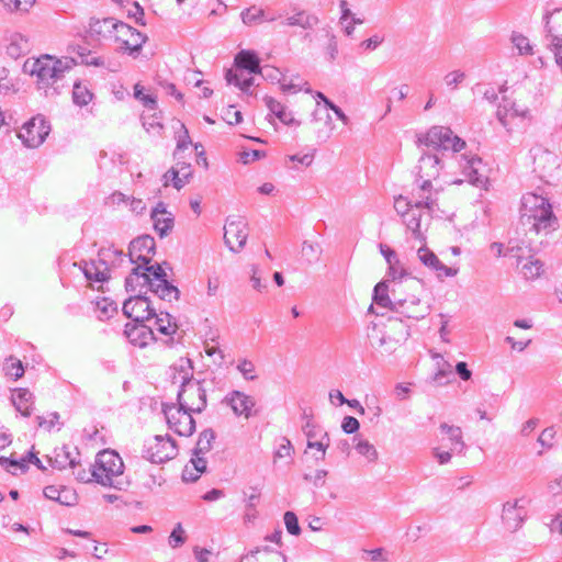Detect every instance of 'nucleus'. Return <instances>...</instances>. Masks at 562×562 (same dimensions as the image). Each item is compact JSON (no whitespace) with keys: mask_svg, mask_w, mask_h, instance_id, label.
<instances>
[{"mask_svg":"<svg viewBox=\"0 0 562 562\" xmlns=\"http://www.w3.org/2000/svg\"><path fill=\"white\" fill-rule=\"evenodd\" d=\"M441 189L435 188L430 181H420L418 188L413 193L415 206L417 209H427L435 211L438 207V195Z\"/></svg>","mask_w":562,"mask_h":562,"instance_id":"obj_19","label":"nucleus"},{"mask_svg":"<svg viewBox=\"0 0 562 562\" xmlns=\"http://www.w3.org/2000/svg\"><path fill=\"white\" fill-rule=\"evenodd\" d=\"M72 99L77 105H87L92 99V93L86 86L75 83L72 89Z\"/></svg>","mask_w":562,"mask_h":562,"instance_id":"obj_50","label":"nucleus"},{"mask_svg":"<svg viewBox=\"0 0 562 562\" xmlns=\"http://www.w3.org/2000/svg\"><path fill=\"white\" fill-rule=\"evenodd\" d=\"M151 220L156 233L162 238L169 235L173 228L175 217L167 211L166 204L159 202L151 211Z\"/></svg>","mask_w":562,"mask_h":562,"instance_id":"obj_23","label":"nucleus"},{"mask_svg":"<svg viewBox=\"0 0 562 562\" xmlns=\"http://www.w3.org/2000/svg\"><path fill=\"white\" fill-rule=\"evenodd\" d=\"M235 65L238 69L247 70L248 75L260 74L262 71L257 55L248 50H241L236 55Z\"/></svg>","mask_w":562,"mask_h":562,"instance_id":"obj_35","label":"nucleus"},{"mask_svg":"<svg viewBox=\"0 0 562 562\" xmlns=\"http://www.w3.org/2000/svg\"><path fill=\"white\" fill-rule=\"evenodd\" d=\"M549 41H562V9L544 14Z\"/></svg>","mask_w":562,"mask_h":562,"instance_id":"obj_32","label":"nucleus"},{"mask_svg":"<svg viewBox=\"0 0 562 562\" xmlns=\"http://www.w3.org/2000/svg\"><path fill=\"white\" fill-rule=\"evenodd\" d=\"M326 31V36L328 37V44L326 46V54L328 55V59L330 61L335 60L338 55V44L336 36L329 31Z\"/></svg>","mask_w":562,"mask_h":562,"instance_id":"obj_62","label":"nucleus"},{"mask_svg":"<svg viewBox=\"0 0 562 562\" xmlns=\"http://www.w3.org/2000/svg\"><path fill=\"white\" fill-rule=\"evenodd\" d=\"M187 541L186 531L182 528V525L179 522L175 526L173 530L171 531L168 543L172 549L179 548Z\"/></svg>","mask_w":562,"mask_h":562,"instance_id":"obj_51","label":"nucleus"},{"mask_svg":"<svg viewBox=\"0 0 562 562\" xmlns=\"http://www.w3.org/2000/svg\"><path fill=\"white\" fill-rule=\"evenodd\" d=\"M130 31V25L116 21L113 18L95 19L91 18L89 22V33L91 36L98 38L111 37L114 32L120 34V31Z\"/></svg>","mask_w":562,"mask_h":562,"instance_id":"obj_17","label":"nucleus"},{"mask_svg":"<svg viewBox=\"0 0 562 562\" xmlns=\"http://www.w3.org/2000/svg\"><path fill=\"white\" fill-rule=\"evenodd\" d=\"M153 318H155L156 329L162 335L170 336L176 333L177 325L171 322L170 314L162 312L159 314L156 313V315H153Z\"/></svg>","mask_w":562,"mask_h":562,"instance_id":"obj_44","label":"nucleus"},{"mask_svg":"<svg viewBox=\"0 0 562 562\" xmlns=\"http://www.w3.org/2000/svg\"><path fill=\"white\" fill-rule=\"evenodd\" d=\"M161 300L171 302L178 300L180 291L177 286L172 285L168 280H159V283L151 289Z\"/></svg>","mask_w":562,"mask_h":562,"instance_id":"obj_42","label":"nucleus"},{"mask_svg":"<svg viewBox=\"0 0 562 562\" xmlns=\"http://www.w3.org/2000/svg\"><path fill=\"white\" fill-rule=\"evenodd\" d=\"M418 259L428 268L436 271L438 277L446 276V277H453L457 273L456 269H452L450 267H447L443 265L438 257L428 248L420 247L417 250Z\"/></svg>","mask_w":562,"mask_h":562,"instance_id":"obj_25","label":"nucleus"},{"mask_svg":"<svg viewBox=\"0 0 562 562\" xmlns=\"http://www.w3.org/2000/svg\"><path fill=\"white\" fill-rule=\"evenodd\" d=\"M392 301L391 284L387 281L379 282L373 290V302L381 307L392 310Z\"/></svg>","mask_w":562,"mask_h":562,"instance_id":"obj_38","label":"nucleus"},{"mask_svg":"<svg viewBox=\"0 0 562 562\" xmlns=\"http://www.w3.org/2000/svg\"><path fill=\"white\" fill-rule=\"evenodd\" d=\"M224 403L228 405L236 416H243L248 419L252 415V408L256 405L255 400L240 391H232L224 397Z\"/></svg>","mask_w":562,"mask_h":562,"instance_id":"obj_20","label":"nucleus"},{"mask_svg":"<svg viewBox=\"0 0 562 562\" xmlns=\"http://www.w3.org/2000/svg\"><path fill=\"white\" fill-rule=\"evenodd\" d=\"M387 265H389V272H387L389 279L386 281L391 284V286L395 282H404V280L406 278H411L407 274V272L404 270V268L401 266V262L398 259L393 261L392 263H387Z\"/></svg>","mask_w":562,"mask_h":562,"instance_id":"obj_48","label":"nucleus"},{"mask_svg":"<svg viewBox=\"0 0 562 562\" xmlns=\"http://www.w3.org/2000/svg\"><path fill=\"white\" fill-rule=\"evenodd\" d=\"M423 291L424 285L416 278H406L404 282H395L391 286L392 311L413 319L426 317L430 312V306L422 302L419 296Z\"/></svg>","mask_w":562,"mask_h":562,"instance_id":"obj_2","label":"nucleus"},{"mask_svg":"<svg viewBox=\"0 0 562 562\" xmlns=\"http://www.w3.org/2000/svg\"><path fill=\"white\" fill-rule=\"evenodd\" d=\"M148 273L144 271L143 265L136 263L130 276L125 279V289L127 292H135L137 288L146 286L149 282Z\"/></svg>","mask_w":562,"mask_h":562,"instance_id":"obj_36","label":"nucleus"},{"mask_svg":"<svg viewBox=\"0 0 562 562\" xmlns=\"http://www.w3.org/2000/svg\"><path fill=\"white\" fill-rule=\"evenodd\" d=\"M530 111L528 108H520L514 101H510L507 98H503V102L498 105L496 111V117L499 123L510 132L512 128L509 126L510 119L521 117L529 119Z\"/></svg>","mask_w":562,"mask_h":562,"instance_id":"obj_21","label":"nucleus"},{"mask_svg":"<svg viewBox=\"0 0 562 562\" xmlns=\"http://www.w3.org/2000/svg\"><path fill=\"white\" fill-rule=\"evenodd\" d=\"M215 432L212 429H204L200 435L193 454H205L212 449Z\"/></svg>","mask_w":562,"mask_h":562,"instance_id":"obj_45","label":"nucleus"},{"mask_svg":"<svg viewBox=\"0 0 562 562\" xmlns=\"http://www.w3.org/2000/svg\"><path fill=\"white\" fill-rule=\"evenodd\" d=\"M419 146L432 148L435 151L459 153L464 148L465 142L454 135L449 127L432 126L425 135L417 140Z\"/></svg>","mask_w":562,"mask_h":562,"instance_id":"obj_7","label":"nucleus"},{"mask_svg":"<svg viewBox=\"0 0 562 562\" xmlns=\"http://www.w3.org/2000/svg\"><path fill=\"white\" fill-rule=\"evenodd\" d=\"M528 503L526 498H517L503 505L502 519L508 530L516 531L521 527L527 517Z\"/></svg>","mask_w":562,"mask_h":562,"instance_id":"obj_14","label":"nucleus"},{"mask_svg":"<svg viewBox=\"0 0 562 562\" xmlns=\"http://www.w3.org/2000/svg\"><path fill=\"white\" fill-rule=\"evenodd\" d=\"M124 463L122 458L113 450H103L97 454L95 462L91 467V476L103 485L122 490V475Z\"/></svg>","mask_w":562,"mask_h":562,"instance_id":"obj_5","label":"nucleus"},{"mask_svg":"<svg viewBox=\"0 0 562 562\" xmlns=\"http://www.w3.org/2000/svg\"><path fill=\"white\" fill-rule=\"evenodd\" d=\"M440 430L448 436V447L451 452L461 453L465 449V443L462 439V430L458 426H451L446 423L440 425Z\"/></svg>","mask_w":562,"mask_h":562,"instance_id":"obj_34","label":"nucleus"},{"mask_svg":"<svg viewBox=\"0 0 562 562\" xmlns=\"http://www.w3.org/2000/svg\"><path fill=\"white\" fill-rule=\"evenodd\" d=\"M169 378L172 384H179L180 387H183L187 382L194 379L191 360L188 358H180L172 367H170Z\"/></svg>","mask_w":562,"mask_h":562,"instance_id":"obj_26","label":"nucleus"},{"mask_svg":"<svg viewBox=\"0 0 562 562\" xmlns=\"http://www.w3.org/2000/svg\"><path fill=\"white\" fill-rule=\"evenodd\" d=\"M225 79L227 83L235 85L245 92L254 85V78L250 76L246 77L245 71L238 68L235 71L232 69L227 70Z\"/></svg>","mask_w":562,"mask_h":562,"instance_id":"obj_40","label":"nucleus"},{"mask_svg":"<svg viewBox=\"0 0 562 562\" xmlns=\"http://www.w3.org/2000/svg\"><path fill=\"white\" fill-rule=\"evenodd\" d=\"M520 221L529 225V233L544 236L559 228V220L552 211L549 199L528 192L521 198Z\"/></svg>","mask_w":562,"mask_h":562,"instance_id":"obj_1","label":"nucleus"},{"mask_svg":"<svg viewBox=\"0 0 562 562\" xmlns=\"http://www.w3.org/2000/svg\"><path fill=\"white\" fill-rule=\"evenodd\" d=\"M162 412L168 427L179 436H191L195 430V422L192 417L194 412L177 406L176 404H164Z\"/></svg>","mask_w":562,"mask_h":562,"instance_id":"obj_9","label":"nucleus"},{"mask_svg":"<svg viewBox=\"0 0 562 562\" xmlns=\"http://www.w3.org/2000/svg\"><path fill=\"white\" fill-rule=\"evenodd\" d=\"M134 97L139 100L144 106L150 110H154L157 106L156 99L150 94H145L143 87L139 83H136L134 87Z\"/></svg>","mask_w":562,"mask_h":562,"instance_id":"obj_54","label":"nucleus"},{"mask_svg":"<svg viewBox=\"0 0 562 562\" xmlns=\"http://www.w3.org/2000/svg\"><path fill=\"white\" fill-rule=\"evenodd\" d=\"M123 261L124 254L113 247L101 248L98 252V258L90 261H81L79 268L89 281L104 282L110 278L109 261L115 265V260Z\"/></svg>","mask_w":562,"mask_h":562,"instance_id":"obj_6","label":"nucleus"},{"mask_svg":"<svg viewBox=\"0 0 562 562\" xmlns=\"http://www.w3.org/2000/svg\"><path fill=\"white\" fill-rule=\"evenodd\" d=\"M27 463L35 464L38 469L45 470L41 459L33 452H30L27 457L22 458L20 461L12 460L5 457L0 458V465L12 474H16V470L24 472L27 469Z\"/></svg>","mask_w":562,"mask_h":562,"instance_id":"obj_30","label":"nucleus"},{"mask_svg":"<svg viewBox=\"0 0 562 562\" xmlns=\"http://www.w3.org/2000/svg\"><path fill=\"white\" fill-rule=\"evenodd\" d=\"M263 102L269 109L270 114L274 115L284 125L299 126L301 124L300 121L294 119L292 112L286 111V108L274 98L266 95Z\"/></svg>","mask_w":562,"mask_h":562,"instance_id":"obj_29","label":"nucleus"},{"mask_svg":"<svg viewBox=\"0 0 562 562\" xmlns=\"http://www.w3.org/2000/svg\"><path fill=\"white\" fill-rule=\"evenodd\" d=\"M465 79V74L461 70H453L448 72L443 80L447 87L457 88Z\"/></svg>","mask_w":562,"mask_h":562,"instance_id":"obj_60","label":"nucleus"},{"mask_svg":"<svg viewBox=\"0 0 562 562\" xmlns=\"http://www.w3.org/2000/svg\"><path fill=\"white\" fill-rule=\"evenodd\" d=\"M302 254L310 261H317L322 254V248L318 244L310 243L305 240L302 245Z\"/></svg>","mask_w":562,"mask_h":562,"instance_id":"obj_55","label":"nucleus"},{"mask_svg":"<svg viewBox=\"0 0 562 562\" xmlns=\"http://www.w3.org/2000/svg\"><path fill=\"white\" fill-rule=\"evenodd\" d=\"M462 159L464 160V165H462L463 175L465 176V180L479 188H482L485 186L487 178L480 172V166L482 165V159L472 156L470 158L462 156Z\"/></svg>","mask_w":562,"mask_h":562,"instance_id":"obj_24","label":"nucleus"},{"mask_svg":"<svg viewBox=\"0 0 562 562\" xmlns=\"http://www.w3.org/2000/svg\"><path fill=\"white\" fill-rule=\"evenodd\" d=\"M240 15L245 24H258L263 22L265 10L259 7L252 5L250 8L245 9Z\"/></svg>","mask_w":562,"mask_h":562,"instance_id":"obj_47","label":"nucleus"},{"mask_svg":"<svg viewBox=\"0 0 562 562\" xmlns=\"http://www.w3.org/2000/svg\"><path fill=\"white\" fill-rule=\"evenodd\" d=\"M513 44L518 49L521 55H530L532 54V48L529 43V40L522 34H514L512 37Z\"/></svg>","mask_w":562,"mask_h":562,"instance_id":"obj_56","label":"nucleus"},{"mask_svg":"<svg viewBox=\"0 0 562 562\" xmlns=\"http://www.w3.org/2000/svg\"><path fill=\"white\" fill-rule=\"evenodd\" d=\"M363 553L369 555L371 562H386L389 560V554L383 548L363 550Z\"/></svg>","mask_w":562,"mask_h":562,"instance_id":"obj_64","label":"nucleus"},{"mask_svg":"<svg viewBox=\"0 0 562 562\" xmlns=\"http://www.w3.org/2000/svg\"><path fill=\"white\" fill-rule=\"evenodd\" d=\"M13 405L23 416L27 417L32 413L33 394L26 389H19L12 398Z\"/></svg>","mask_w":562,"mask_h":562,"instance_id":"obj_37","label":"nucleus"},{"mask_svg":"<svg viewBox=\"0 0 562 562\" xmlns=\"http://www.w3.org/2000/svg\"><path fill=\"white\" fill-rule=\"evenodd\" d=\"M30 48L29 40L19 33H14L10 37V43L7 47V53L13 57L18 58L21 55L25 54Z\"/></svg>","mask_w":562,"mask_h":562,"instance_id":"obj_41","label":"nucleus"},{"mask_svg":"<svg viewBox=\"0 0 562 562\" xmlns=\"http://www.w3.org/2000/svg\"><path fill=\"white\" fill-rule=\"evenodd\" d=\"M125 334L131 340V342L144 347L147 345L148 339L153 338V329L151 327L145 325L144 323H135L130 326L128 324L125 326Z\"/></svg>","mask_w":562,"mask_h":562,"instance_id":"obj_31","label":"nucleus"},{"mask_svg":"<svg viewBox=\"0 0 562 562\" xmlns=\"http://www.w3.org/2000/svg\"><path fill=\"white\" fill-rule=\"evenodd\" d=\"M49 133V126L41 117H34L25 123L19 132V138L22 143L30 147H38Z\"/></svg>","mask_w":562,"mask_h":562,"instance_id":"obj_13","label":"nucleus"},{"mask_svg":"<svg viewBox=\"0 0 562 562\" xmlns=\"http://www.w3.org/2000/svg\"><path fill=\"white\" fill-rule=\"evenodd\" d=\"M178 176H180V180L182 181V188L189 182L190 178L192 177V168L190 164L180 162L177 164L176 167H173Z\"/></svg>","mask_w":562,"mask_h":562,"instance_id":"obj_63","label":"nucleus"},{"mask_svg":"<svg viewBox=\"0 0 562 562\" xmlns=\"http://www.w3.org/2000/svg\"><path fill=\"white\" fill-rule=\"evenodd\" d=\"M122 36H130L131 38L123 40L124 46L126 49H130L133 52H138L143 44L145 43L146 37L138 32L137 30L130 26V31H120V34Z\"/></svg>","mask_w":562,"mask_h":562,"instance_id":"obj_43","label":"nucleus"},{"mask_svg":"<svg viewBox=\"0 0 562 562\" xmlns=\"http://www.w3.org/2000/svg\"><path fill=\"white\" fill-rule=\"evenodd\" d=\"M123 313L135 323H144L156 315V311L150 306L148 299L140 294L131 296L124 302Z\"/></svg>","mask_w":562,"mask_h":562,"instance_id":"obj_15","label":"nucleus"},{"mask_svg":"<svg viewBox=\"0 0 562 562\" xmlns=\"http://www.w3.org/2000/svg\"><path fill=\"white\" fill-rule=\"evenodd\" d=\"M176 441L170 436L157 435L145 443L144 457L153 463H162L177 456Z\"/></svg>","mask_w":562,"mask_h":562,"instance_id":"obj_10","label":"nucleus"},{"mask_svg":"<svg viewBox=\"0 0 562 562\" xmlns=\"http://www.w3.org/2000/svg\"><path fill=\"white\" fill-rule=\"evenodd\" d=\"M76 60L71 57L56 58L43 55L36 59H27L23 69L37 78L40 88H47L61 79L66 71L72 69Z\"/></svg>","mask_w":562,"mask_h":562,"instance_id":"obj_4","label":"nucleus"},{"mask_svg":"<svg viewBox=\"0 0 562 562\" xmlns=\"http://www.w3.org/2000/svg\"><path fill=\"white\" fill-rule=\"evenodd\" d=\"M418 181H432L437 179L442 169L441 158L437 153L423 151L417 166Z\"/></svg>","mask_w":562,"mask_h":562,"instance_id":"obj_18","label":"nucleus"},{"mask_svg":"<svg viewBox=\"0 0 562 562\" xmlns=\"http://www.w3.org/2000/svg\"><path fill=\"white\" fill-rule=\"evenodd\" d=\"M44 495L46 498L55 501L65 506H74L77 504V493L66 486H54L49 485L44 488Z\"/></svg>","mask_w":562,"mask_h":562,"instance_id":"obj_28","label":"nucleus"},{"mask_svg":"<svg viewBox=\"0 0 562 562\" xmlns=\"http://www.w3.org/2000/svg\"><path fill=\"white\" fill-rule=\"evenodd\" d=\"M237 369L241 373L244 379L248 381H254L257 379V375L255 374L256 367L251 361L246 359L239 361Z\"/></svg>","mask_w":562,"mask_h":562,"instance_id":"obj_58","label":"nucleus"},{"mask_svg":"<svg viewBox=\"0 0 562 562\" xmlns=\"http://www.w3.org/2000/svg\"><path fill=\"white\" fill-rule=\"evenodd\" d=\"M303 417L306 418V423L303 426V431L307 438L306 448L317 451V453L314 454L316 461L324 460L330 445L329 435L321 426L316 425L305 411Z\"/></svg>","mask_w":562,"mask_h":562,"instance_id":"obj_11","label":"nucleus"},{"mask_svg":"<svg viewBox=\"0 0 562 562\" xmlns=\"http://www.w3.org/2000/svg\"><path fill=\"white\" fill-rule=\"evenodd\" d=\"M250 282L258 292H263L267 289V282L262 280V272L256 265L250 268Z\"/></svg>","mask_w":562,"mask_h":562,"instance_id":"obj_53","label":"nucleus"},{"mask_svg":"<svg viewBox=\"0 0 562 562\" xmlns=\"http://www.w3.org/2000/svg\"><path fill=\"white\" fill-rule=\"evenodd\" d=\"M155 251V240L145 235L133 239L128 247V259L132 263L149 265Z\"/></svg>","mask_w":562,"mask_h":562,"instance_id":"obj_16","label":"nucleus"},{"mask_svg":"<svg viewBox=\"0 0 562 562\" xmlns=\"http://www.w3.org/2000/svg\"><path fill=\"white\" fill-rule=\"evenodd\" d=\"M247 224L241 217L228 218L224 226V241L233 252H238L246 244Z\"/></svg>","mask_w":562,"mask_h":562,"instance_id":"obj_12","label":"nucleus"},{"mask_svg":"<svg viewBox=\"0 0 562 562\" xmlns=\"http://www.w3.org/2000/svg\"><path fill=\"white\" fill-rule=\"evenodd\" d=\"M420 220L422 209H417L416 206L402 217L403 224L412 232L413 236L418 240H424L425 237L420 232Z\"/></svg>","mask_w":562,"mask_h":562,"instance_id":"obj_39","label":"nucleus"},{"mask_svg":"<svg viewBox=\"0 0 562 562\" xmlns=\"http://www.w3.org/2000/svg\"><path fill=\"white\" fill-rule=\"evenodd\" d=\"M164 187H168L170 183L176 188L177 190L182 189L180 176L176 172L175 168H170L164 176H162Z\"/></svg>","mask_w":562,"mask_h":562,"instance_id":"obj_61","label":"nucleus"},{"mask_svg":"<svg viewBox=\"0 0 562 562\" xmlns=\"http://www.w3.org/2000/svg\"><path fill=\"white\" fill-rule=\"evenodd\" d=\"M0 2L10 11H26L33 0H0Z\"/></svg>","mask_w":562,"mask_h":562,"instance_id":"obj_59","label":"nucleus"},{"mask_svg":"<svg viewBox=\"0 0 562 562\" xmlns=\"http://www.w3.org/2000/svg\"><path fill=\"white\" fill-rule=\"evenodd\" d=\"M178 405L194 413H201L206 407V391L202 382L195 379L179 387L177 394Z\"/></svg>","mask_w":562,"mask_h":562,"instance_id":"obj_8","label":"nucleus"},{"mask_svg":"<svg viewBox=\"0 0 562 562\" xmlns=\"http://www.w3.org/2000/svg\"><path fill=\"white\" fill-rule=\"evenodd\" d=\"M284 525L288 530V532L292 536H300L301 535V527L299 525V519L295 513L293 512H285L283 516Z\"/></svg>","mask_w":562,"mask_h":562,"instance_id":"obj_52","label":"nucleus"},{"mask_svg":"<svg viewBox=\"0 0 562 562\" xmlns=\"http://www.w3.org/2000/svg\"><path fill=\"white\" fill-rule=\"evenodd\" d=\"M394 209L397 212V214L401 215V217H403L404 215H406V213L415 209V202L414 200H408L407 198L400 195L398 198L395 199Z\"/></svg>","mask_w":562,"mask_h":562,"instance_id":"obj_57","label":"nucleus"},{"mask_svg":"<svg viewBox=\"0 0 562 562\" xmlns=\"http://www.w3.org/2000/svg\"><path fill=\"white\" fill-rule=\"evenodd\" d=\"M520 250L521 248L517 247V254L514 255L517 258V268H519L520 273L527 280H533L540 277L543 271V263L533 256H529L528 258L521 257L518 255Z\"/></svg>","mask_w":562,"mask_h":562,"instance_id":"obj_27","label":"nucleus"},{"mask_svg":"<svg viewBox=\"0 0 562 562\" xmlns=\"http://www.w3.org/2000/svg\"><path fill=\"white\" fill-rule=\"evenodd\" d=\"M372 348L382 358L393 355L408 338V327L398 318H389L386 324H373L368 334Z\"/></svg>","mask_w":562,"mask_h":562,"instance_id":"obj_3","label":"nucleus"},{"mask_svg":"<svg viewBox=\"0 0 562 562\" xmlns=\"http://www.w3.org/2000/svg\"><path fill=\"white\" fill-rule=\"evenodd\" d=\"M319 23V19L316 14L306 12L304 10L299 11L285 19L283 24L288 26H300L305 30H312Z\"/></svg>","mask_w":562,"mask_h":562,"instance_id":"obj_33","label":"nucleus"},{"mask_svg":"<svg viewBox=\"0 0 562 562\" xmlns=\"http://www.w3.org/2000/svg\"><path fill=\"white\" fill-rule=\"evenodd\" d=\"M143 267L144 271L149 274V282L147 283V285L149 286L150 290L154 289L157 285V283H159V280H167V274L160 265H143Z\"/></svg>","mask_w":562,"mask_h":562,"instance_id":"obj_46","label":"nucleus"},{"mask_svg":"<svg viewBox=\"0 0 562 562\" xmlns=\"http://www.w3.org/2000/svg\"><path fill=\"white\" fill-rule=\"evenodd\" d=\"M355 449L360 456L364 457L368 462H375L378 460V451L368 440H358Z\"/></svg>","mask_w":562,"mask_h":562,"instance_id":"obj_49","label":"nucleus"},{"mask_svg":"<svg viewBox=\"0 0 562 562\" xmlns=\"http://www.w3.org/2000/svg\"><path fill=\"white\" fill-rule=\"evenodd\" d=\"M79 452L76 448L71 450L69 447L63 446L54 449L53 454L47 458L53 468L64 470L66 468L77 469L80 465L79 460H77Z\"/></svg>","mask_w":562,"mask_h":562,"instance_id":"obj_22","label":"nucleus"}]
</instances>
